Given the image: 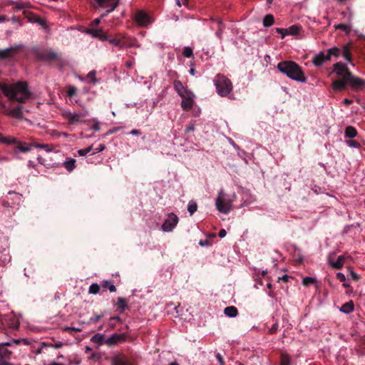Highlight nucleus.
<instances>
[{
	"instance_id": "obj_1",
	"label": "nucleus",
	"mask_w": 365,
	"mask_h": 365,
	"mask_svg": "<svg viewBox=\"0 0 365 365\" xmlns=\"http://www.w3.org/2000/svg\"><path fill=\"white\" fill-rule=\"evenodd\" d=\"M0 90L10 101H15L20 103H24L31 96L25 81H18L12 84L0 83Z\"/></svg>"
},
{
	"instance_id": "obj_2",
	"label": "nucleus",
	"mask_w": 365,
	"mask_h": 365,
	"mask_svg": "<svg viewBox=\"0 0 365 365\" xmlns=\"http://www.w3.org/2000/svg\"><path fill=\"white\" fill-rule=\"evenodd\" d=\"M277 69L288 78L301 83H306V77L302 67L293 61H283L278 63Z\"/></svg>"
},
{
	"instance_id": "obj_3",
	"label": "nucleus",
	"mask_w": 365,
	"mask_h": 365,
	"mask_svg": "<svg viewBox=\"0 0 365 365\" xmlns=\"http://www.w3.org/2000/svg\"><path fill=\"white\" fill-rule=\"evenodd\" d=\"M334 72L341 78L336 79L332 83V88L335 91H343L346 88L347 84V79L351 77V73L347 66L341 63L337 62L334 64Z\"/></svg>"
},
{
	"instance_id": "obj_4",
	"label": "nucleus",
	"mask_w": 365,
	"mask_h": 365,
	"mask_svg": "<svg viewBox=\"0 0 365 365\" xmlns=\"http://www.w3.org/2000/svg\"><path fill=\"white\" fill-rule=\"evenodd\" d=\"M35 55L39 60L46 62H57L60 67L66 65V61L63 58L62 53L51 49H36Z\"/></svg>"
},
{
	"instance_id": "obj_5",
	"label": "nucleus",
	"mask_w": 365,
	"mask_h": 365,
	"mask_svg": "<svg viewBox=\"0 0 365 365\" xmlns=\"http://www.w3.org/2000/svg\"><path fill=\"white\" fill-rule=\"evenodd\" d=\"M213 82L217 94L221 97L227 96L232 91V81L223 74H217Z\"/></svg>"
},
{
	"instance_id": "obj_6",
	"label": "nucleus",
	"mask_w": 365,
	"mask_h": 365,
	"mask_svg": "<svg viewBox=\"0 0 365 365\" xmlns=\"http://www.w3.org/2000/svg\"><path fill=\"white\" fill-rule=\"evenodd\" d=\"M235 197V194H233V197H230L222 190L219 191L217 197L215 199V206L217 210L223 214H227L230 212L232 207V202Z\"/></svg>"
},
{
	"instance_id": "obj_7",
	"label": "nucleus",
	"mask_w": 365,
	"mask_h": 365,
	"mask_svg": "<svg viewBox=\"0 0 365 365\" xmlns=\"http://www.w3.org/2000/svg\"><path fill=\"white\" fill-rule=\"evenodd\" d=\"M88 115V112L72 113L70 110H63L62 116L69 125H77L83 122L82 118Z\"/></svg>"
},
{
	"instance_id": "obj_8",
	"label": "nucleus",
	"mask_w": 365,
	"mask_h": 365,
	"mask_svg": "<svg viewBox=\"0 0 365 365\" xmlns=\"http://www.w3.org/2000/svg\"><path fill=\"white\" fill-rule=\"evenodd\" d=\"M9 141H12V142H10L9 143V145H15L14 153H16V154L18 153L19 152L24 153H29L31 150V148H32L31 143H28L26 142L20 141L16 138H15L14 136L10 137Z\"/></svg>"
},
{
	"instance_id": "obj_9",
	"label": "nucleus",
	"mask_w": 365,
	"mask_h": 365,
	"mask_svg": "<svg viewBox=\"0 0 365 365\" xmlns=\"http://www.w3.org/2000/svg\"><path fill=\"white\" fill-rule=\"evenodd\" d=\"M134 21L140 26H147L150 24L152 23V20L148 14L143 11L138 10L134 14Z\"/></svg>"
},
{
	"instance_id": "obj_10",
	"label": "nucleus",
	"mask_w": 365,
	"mask_h": 365,
	"mask_svg": "<svg viewBox=\"0 0 365 365\" xmlns=\"http://www.w3.org/2000/svg\"><path fill=\"white\" fill-rule=\"evenodd\" d=\"M178 222V216L175 214L171 212L168 214V218L165 220L164 223L163 224L162 230L164 232H170L177 225Z\"/></svg>"
},
{
	"instance_id": "obj_11",
	"label": "nucleus",
	"mask_w": 365,
	"mask_h": 365,
	"mask_svg": "<svg viewBox=\"0 0 365 365\" xmlns=\"http://www.w3.org/2000/svg\"><path fill=\"white\" fill-rule=\"evenodd\" d=\"M111 365H136V364L134 360L121 354L115 355L112 358Z\"/></svg>"
},
{
	"instance_id": "obj_12",
	"label": "nucleus",
	"mask_w": 365,
	"mask_h": 365,
	"mask_svg": "<svg viewBox=\"0 0 365 365\" xmlns=\"http://www.w3.org/2000/svg\"><path fill=\"white\" fill-rule=\"evenodd\" d=\"M21 48V45H17L0 50V59H6L14 56Z\"/></svg>"
},
{
	"instance_id": "obj_13",
	"label": "nucleus",
	"mask_w": 365,
	"mask_h": 365,
	"mask_svg": "<svg viewBox=\"0 0 365 365\" xmlns=\"http://www.w3.org/2000/svg\"><path fill=\"white\" fill-rule=\"evenodd\" d=\"M101 7H110L106 13L102 14L101 17H104L110 12H112L118 5V0H95Z\"/></svg>"
},
{
	"instance_id": "obj_14",
	"label": "nucleus",
	"mask_w": 365,
	"mask_h": 365,
	"mask_svg": "<svg viewBox=\"0 0 365 365\" xmlns=\"http://www.w3.org/2000/svg\"><path fill=\"white\" fill-rule=\"evenodd\" d=\"M347 84H349L354 90L357 91L365 88V81L354 76L353 74H351V77L347 79Z\"/></svg>"
},
{
	"instance_id": "obj_15",
	"label": "nucleus",
	"mask_w": 365,
	"mask_h": 365,
	"mask_svg": "<svg viewBox=\"0 0 365 365\" xmlns=\"http://www.w3.org/2000/svg\"><path fill=\"white\" fill-rule=\"evenodd\" d=\"M330 61L329 56L327 53L325 54L324 52H320L319 53L315 55L312 58V63L315 66H321L326 61Z\"/></svg>"
},
{
	"instance_id": "obj_16",
	"label": "nucleus",
	"mask_w": 365,
	"mask_h": 365,
	"mask_svg": "<svg viewBox=\"0 0 365 365\" xmlns=\"http://www.w3.org/2000/svg\"><path fill=\"white\" fill-rule=\"evenodd\" d=\"M125 335L124 334H114L108 337L106 341V344L108 346L114 345L125 340Z\"/></svg>"
},
{
	"instance_id": "obj_17",
	"label": "nucleus",
	"mask_w": 365,
	"mask_h": 365,
	"mask_svg": "<svg viewBox=\"0 0 365 365\" xmlns=\"http://www.w3.org/2000/svg\"><path fill=\"white\" fill-rule=\"evenodd\" d=\"M174 88L181 98L186 97L192 93L190 91L185 88L182 83L179 81H175Z\"/></svg>"
},
{
	"instance_id": "obj_18",
	"label": "nucleus",
	"mask_w": 365,
	"mask_h": 365,
	"mask_svg": "<svg viewBox=\"0 0 365 365\" xmlns=\"http://www.w3.org/2000/svg\"><path fill=\"white\" fill-rule=\"evenodd\" d=\"M120 41L121 48L135 46L137 42L135 38L123 36L121 34H120Z\"/></svg>"
},
{
	"instance_id": "obj_19",
	"label": "nucleus",
	"mask_w": 365,
	"mask_h": 365,
	"mask_svg": "<svg viewBox=\"0 0 365 365\" xmlns=\"http://www.w3.org/2000/svg\"><path fill=\"white\" fill-rule=\"evenodd\" d=\"M193 97L194 95L193 93H192L187 96L186 97L182 98V101L181 102V107L182 108L183 110H190V109H192L194 103Z\"/></svg>"
},
{
	"instance_id": "obj_20",
	"label": "nucleus",
	"mask_w": 365,
	"mask_h": 365,
	"mask_svg": "<svg viewBox=\"0 0 365 365\" xmlns=\"http://www.w3.org/2000/svg\"><path fill=\"white\" fill-rule=\"evenodd\" d=\"M86 33L91 34L93 36L98 38L102 41H106L108 39V35L103 33L102 29H88Z\"/></svg>"
},
{
	"instance_id": "obj_21",
	"label": "nucleus",
	"mask_w": 365,
	"mask_h": 365,
	"mask_svg": "<svg viewBox=\"0 0 365 365\" xmlns=\"http://www.w3.org/2000/svg\"><path fill=\"white\" fill-rule=\"evenodd\" d=\"M341 53L346 61H347L349 63H351L352 53L351 50V43L344 45L342 49L341 50Z\"/></svg>"
},
{
	"instance_id": "obj_22",
	"label": "nucleus",
	"mask_w": 365,
	"mask_h": 365,
	"mask_svg": "<svg viewBox=\"0 0 365 365\" xmlns=\"http://www.w3.org/2000/svg\"><path fill=\"white\" fill-rule=\"evenodd\" d=\"M10 344L9 342L0 344V356L1 358H8L11 354V351L6 349V346Z\"/></svg>"
},
{
	"instance_id": "obj_23",
	"label": "nucleus",
	"mask_w": 365,
	"mask_h": 365,
	"mask_svg": "<svg viewBox=\"0 0 365 365\" xmlns=\"http://www.w3.org/2000/svg\"><path fill=\"white\" fill-rule=\"evenodd\" d=\"M345 257L343 255L338 257L336 262H332L331 259H329L331 266L335 269H340L342 268L344 263Z\"/></svg>"
},
{
	"instance_id": "obj_24",
	"label": "nucleus",
	"mask_w": 365,
	"mask_h": 365,
	"mask_svg": "<svg viewBox=\"0 0 365 365\" xmlns=\"http://www.w3.org/2000/svg\"><path fill=\"white\" fill-rule=\"evenodd\" d=\"M354 307V302H353V301L351 300L348 302L344 303L341 307L340 311L344 313H346V314H349L351 312H353Z\"/></svg>"
},
{
	"instance_id": "obj_25",
	"label": "nucleus",
	"mask_w": 365,
	"mask_h": 365,
	"mask_svg": "<svg viewBox=\"0 0 365 365\" xmlns=\"http://www.w3.org/2000/svg\"><path fill=\"white\" fill-rule=\"evenodd\" d=\"M224 313L227 317H235L238 314V310L235 307L230 306L225 308Z\"/></svg>"
},
{
	"instance_id": "obj_26",
	"label": "nucleus",
	"mask_w": 365,
	"mask_h": 365,
	"mask_svg": "<svg viewBox=\"0 0 365 365\" xmlns=\"http://www.w3.org/2000/svg\"><path fill=\"white\" fill-rule=\"evenodd\" d=\"M22 108H23L22 106H19L16 108H14V109L9 110L8 115H9L12 117L16 118H21L22 114H23Z\"/></svg>"
},
{
	"instance_id": "obj_27",
	"label": "nucleus",
	"mask_w": 365,
	"mask_h": 365,
	"mask_svg": "<svg viewBox=\"0 0 365 365\" xmlns=\"http://www.w3.org/2000/svg\"><path fill=\"white\" fill-rule=\"evenodd\" d=\"M357 135L356 128L353 126H347L345 129V136L349 138H353Z\"/></svg>"
},
{
	"instance_id": "obj_28",
	"label": "nucleus",
	"mask_w": 365,
	"mask_h": 365,
	"mask_svg": "<svg viewBox=\"0 0 365 365\" xmlns=\"http://www.w3.org/2000/svg\"><path fill=\"white\" fill-rule=\"evenodd\" d=\"M116 305L118 306V309H120V312H123L128 307L126 299L122 297L118 298Z\"/></svg>"
},
{
	"instance_id": "obj_29",
	"label": "nucleus",
	"mask_w": 365,
	"mask_h": 365,
	"mask_svg": "<svg viewBox=\"0 0 365 365\" xmlns=\"http://www.w3.org/2000/svg\"><path fill=\"white\" fill-rule=\"evenodd\" d=\"M327 51L330 60L331 56L338 58L341 55V49L336 46L329 48Z\"/></svg>"
},
{
	"instance_id": "obj_30",
	"label": "nucleus",
	"mask_w": 365,
	"mask_h": 365,
	"mask_svg": "<svg viewBox=\"0 0 365 365\" xmlns=\"http://www.w3.org/2000/svg\"><path fill=\"white\" fill-rule=\"evenodd\" d=\"M274 22V19L273 15L267 14L263 19V25L264 27L271 26Z\"/></svg>"
},
{
	"instance_id": "obj_31",
	"label": "nucleus",
	"mask_w": 365,
	"mask_h": 365,
	"mask_svg": "<svg viewBox=\"0 0 365 365\" xmlns=\"http://www.w3.org/2000/svg\"><path fill=\"white\" fill-rule=\"evenodd\" d=\"M23 14H24V17L26 19H27V20L29 22H31V23H34V20L36 19L38 17L34 13H33L31 11H27V10H24L23 11Z\"/></svg>"
},
{
	"instance_id": "obj_32",
	"label": "nucleus",
	"mask_w": 365,
	"mask_h": 365,
	"mask_svg": "<svg viewBox=\"0 0 365 365\" xmlns=\"http://www.w3.org/2000/svg\"><path fill=\"white\" fill-rule=\"evenodd\" d=\"M74 159L70 158L63 163V166L68 171L71 172L76 167Z\"/></svg>"
},
{
	"instance_id": "obj_33",
	"label": "nucleus",
	"mask_w": 365,
	"mask_h": 365,
	"mask_svg": "<svg viewBox=\"0 0 365 365\" xmlns=\"http://www.w3.org/2000/svg\"><path fill=\"white\" fill-rule=\"evenodd\" d=\"M279 365H291V358L287 354L282 353L281 354Z\"/></svg>"
},
{
	"instance_id": "obj_34",
	"label": "nucleus",
	"mask_w": 365,
	"mask_h": 365,
	"mask_svg": "<svg viewBox=\"0 0 365 365\" xmlns=\"http://www.w3.org/2000/svg\"><path fill=\"white\" fill-rule=\"evenodd\" d=\"M106 41H108L110 44H113L115 46H117V47L121 48V44H120V34H118L114 38H109V36H108V39Z\"/></svg>"
},
{
	"instance_id": "obj_35",
	"label": "nucleus",
	"mask_w": 365,
	"mask_h": 365,
	"mask_svg": "<svg viewBox=\"0 0 365 365\" xmlns=\"http://www.w3.org/2000/svg\"><path fill=\"white\" fill-rule=\"evenodd\" d=\"M302 27L298 25H292L289 26L288 29L289 35H297L299 33Z\"/></svg>"
},
{
	"instance_id": "obj_36",
	"label": "nucleus",
	"mask_w": 365,
	"mask_h": 365,
	"mask_svg": "<svg viewBox=\"0 0 365 365\" xmlns=\"http://www.w3.org/2000/svg\"><path fill=\"white\" fill-rule=\"evenodd\" d=\"M197 209V205L195 201H190L187 206V210L190 215H193Z\"/></svg>"
},
{
	"instance_id": "obj_37",
	"label": "nucleus",
	"mask_w": 365,
	"mask_h": 365,
	"mask_svg": "<svg viewBox=\"0 0 365 365\" xmlns=\"http://www.w3.org/2000/svg\"><path fill=\"white\" fill-rule=\"evenodd\" d=\"M102 287L106 290L108 289L110 292L116 291V288L113 284H111L108 281H104L102 284Z\"/></svg>"
},
{
	"instance_id": "obj_38",
	"label": "nucleus",
	"mask_w": 365,
	"mask_h": 365,
	"mask_svg": "<svg viewBox=\"0 0 365 365\" xmlns=\"http://www.w3.org/2000/svg\"><path fill=\"white\" fill-rule=\"evenodd\" d=\"M335 29L342 30L345 31L346 34H349L351 31L350 26L344 24H339L338 25H336Z\"/></svg>"
},
{
	"instance_id": "obj_39",
	"label": "nucleus",
	"mask_w": 365,
	"mask_h": 365,
	"mask_svg": "<svg viewBox=\"0 0 365 365\" xmlns=\"http://www.w3.org/2000/svg\"><path fill=\"white\" fill-rule=\"evenodd\" d=\"M99 290H100V286L98 284L94 283V284H92L89 287V291L88 292H89L90 294H96L99 292Z\"/></svg>"
},
{
	"instance_id": "obj_40",
	"label": "nucleus",
	"mask_w": 365,
	"mask_h": 365,
	"mask_svg": "<svg viewBox=\"0 0 365 365\" xmlns=\"http://www.w3.org/2000/svg\"><path fill=\"white\" fill-rule=\"evenodd\" d=\"M103 339H104L103 335L100 334H96L92 337L91 341L93 342H96V343L102 344Z\"/></svg>"
},
{
	"instance_id": "obj_41",
	"label": "nucleus",
	"mask_w": 365,
	"mask_h": 365,
	"mask_svg": "<svg viewBox=\"0 0 365 365\" xmlns=\"http://www.w3.org/2000/svg\"><path fill=\"white\" fill-rule=\"evenodd\" d=\"M182 54L186 58H190L192 56V49L190 47H185L182 51Z\"/></svg>"
},
{
	"instance_id": "obj_42",
	"label": "nucleus",
	"mask_w": 365,
	"mask_h": 365,
	"mask_svg": "<svg viewBox=\"0 0 365 365\" xmlns=\"http://www.w3.org/2000/svg\"><path fill=\"white\" fill-rule=\"evenodd\" d=\"M9 4L10 5H12L14 6V9L16 10V11H19V10H21L22 9L21 1H10Z\"/></svg>"
},
{
	"instance_id": "obj_43",
	"label": "nucleus",
	"mask_w": 365,
	"mask_h": 365,
	"mask_svg": "<svg viewBox=\"0 0 365 365\" xmlns=\"http://www.w3.org/2000/svg\"><path fill=\"white\" fill-rule=\"evenodd\" d=\"M32 145V147H34V148H43V149H46V151H51V150L48 148V144H40V143H31Z\"/></svg>"
},
{
	"instance_id": "obj_44",
	"label": "nucleus",
	"mask_w": 365,
	"mask_h": 365,
	"mask_svg": "<svg viewBox=\"0 0 365 365\" xmlns=\"http://www.w3.org/2000/svg\"><path fill=\"white\" fill-rule=\"evenodd\" d=\"M314 282H315V279L314 278L310 277H306L305 278L303 279L302 284L304 286H308L310 284H313Z\"/></svg>"
},
{
	"instance_id": "obj_45",
	"label": "nucleus",
	"mask_w": 365,
	"mask_h": 365,
	"mask_svg": "<svg viewBox=\"0 0 365 365\" xmlns=\"http://www.w3.org/2000/svg\"><path fill=\"white\" fill-rule=\"evenodd\" d=\"M346 143L349 146L351 147V148H359L360 147V143L355 140H349L346 141Z\"/></svg>"
},
{
	"instance_id": "obj_46",
	"label": "nucleus",
	"mask_w": 365,
	"mask_h": 365,
	"mask_svg": "<svg viewBox=\"0 0 365 365\" xmlns=\"http://www.w3.org/2000/svg\"><path fill=\"white\" fill-rule=\"evenodd\" d=\"M96 71H91L87 75V78L90 79V81L93 83H96L97 81L96 78Z\"/></svg>"
},
{
	"instance_id": "obj_47",
	"label": "nucleus",
	"mask_w": 365,
	"mask_h": 365,
	"mask_svg": "<svg viewBox=\"0 0 365 365\" xmlns=\"http://www.w3.org/2000/svg\"><path fill=\"white\" fill-rule=\"evenodd\" d=\"M276 32L282 34V38H284L288 34V29H282V28H276Z\"/></svg>"
},
{
	"instance_id": "obj_48",
	"label": "nucleus",
	"mask_w": 365,
	"mask_h": 365,
	"mask_svg": "<svg viewBox=\"0 0 365 365\" xmlns=\"http://www.w3.org/2000/svg\"><path fill=\"white\" fill-rule=\"evenodd\" d=\"M92 150V147L90 146V147H88L86 148H84V149H80L78 150V153L80 156H84L86 155V154H88L91 150Z\"/></svg>"
},
{
	"instance_id": "obj_49",
	"label": "nucleus",
	"mask_w": 365,
	"mask_h": 365,
	"mask_svg": "<svg viewBox=\"0 0 365 365\" xmlns=\"http://www.w3.org/2000/svg\"><path fill=\"white\" fill-rule=\"evenodd\" d=\"M11 136H4L2 133H0V143H4L9 145V143L11 142L9 141Z\"/></svg>"
},
{
	"instance_id": "obj_50",
	"label": "nucleus",
	"mask_w": 365,
	"mask_h": 365,
	"mask_svg": "<svg viewBox=\"0 0 365 365\" xmlns=\"http://www.w3.org/2000/svg\"><path fill=\"white\" fill-rule=\"evenodd\" d=\"M34 23H36L44 28L47 27L46 20L40 18L39 16L34 20Z\"/></svg>"
},
{
	"instance_id": "obj_51",
	"label": "nucleus",
	"mask_w": 365,
	"mask_h": 365,
	"mask_svg": "<svg viewBox=\"0 0 365 365\" xmlns=\"http://www.w3.org/2000/svg\"><path fill=\"white\" fill-rule=\"evenodd\" d=\"M34 23H36L44 28L47 27L46 20L40 18L39 16L34 20Z\"/></svg>"
},
{
	"instance_id": "obj_52",
	"label": "nucleus",
	"mask_w": 365,
	"mask_h": 365,
	"mask_svg": "<svg viewBox=\"0 0 365 365\" xmlns=\"http://www.w3.org/2000/svg\"><path fill=\"white\" fill-rule=\"evenodd\" d=\"M278 327H279L278 323H277V322H276V323H274V324L272 326V327L269 329L268 333H269V334H275V333L277 331V330H278Z\"/></svg>"
},
{
	"instance_id": "obj_53",
	"label": "nucleus",
	"mask_w": 365,
	"mask_h": 365,
	"mask_svg": "<svg viewBox=\"0 0 365 365\" xmlns=\"http://www.w3.org/2000/svg\"><path fill=\"white\" fill-rule=\"evenodd\" d=\"M67 93L69 97H73L76 93V88L73 86H70Z\"/></svg>"
},
{
	"instance_id": "obj_54",
	"label": "nucleus",
	"mask_w": 365,
	"mask_h": 365,
	"mask_svg": "<svg viewBox=\"0 0 365 365\" xmlns=\"http://www.w3.org/2000/svg\"><path fill=\"white\" fill-rule=\"evenodd\" d=\"M9 325L12 329H18L19 324L15 319H12L11 322L9 323Z\"/></svg>"
},
{
	"instance_id": "obj_55",
	"label": "nucleus",
	"mask_w": 365,
	"mask_h": 365,
	"mask_svg": "<svg viewBox=\"0 0 365 365\" xmlns=\"http://www.w3.org/2000/svg\"><path fill=\"white\" fill-rule=\"evenodd\" d=\"M349 272H350V275H351V278L354 281L359 280V276L355 272H354L352 269H351L350 268H349Z\"/></svg>"
},
{
	"instance_id": "obj_56",
	"label": "nucleus",
	"mask_w": 365,
	"mask_h": 365,
	"mask_svg": "<svg viewBox=\"0 0 365 365\" xmlns=\"http://www.w3.org/2000/svg\"><path fill=\"white\" fill-rule=\"evenodd\" d=\"M336 279L340 282H344L346 281V277L343 273L338 272L336 274Z\"/></svg>"
},
{
	"instance_id": "obj_57",
	"label": "nucleus",
	"mask_w": 365,
	"mask_h": 365,
	"mask_svg": "<svg viewBox=\"0 0 365 365\" xmlns=\"http://www.w3.org/2000/svg\"><path fill=\"white\" fill-rule=\"evenodd\" d=\"M216 359H217V361L219 362L220 365H225V361H224L223 357L220 354H219V353L217 354Z\"/></svg>"
},
{
	"instance_id": "obj_58",
	"label": "nucleus",
	"mask_w": 365,
	"mask_h": 365,
	"mask_svg": "<svg viewBox=\"0 0 365 365\" xmlns=\"http://www.w3.org/2000/svg\"><path fill=\"white\" fill-rule=\"evenodd\" d=\"M101 317H102V315H101V314L96 315V316L90 318L89 322L95 323V322H98Z\"/></svg>"
},
{
	"instance_id": "obj_59",
	"label": "nucleus",
	"mask_w": 365,
	"mask_h": 365,
	"mask_svg": "<svg viewBox=\"0 0 365 365\" xmlns=\"http://www.w3.org/2000/svg\"><path fill=\"white\" fill-rule=\"evenodd\" d=\"M21 5H22V9H24V10H26V9L33 8V6L29 2H22L21 1Z\"/></svg>"
},
{
	"instance_id": "obj_60",
	"label": "nucleus",
	"mask_w": 365,
	"mask_h": 365,
	"mask_svg": "<svg viewBox=\"0 0 365 365\" xmlns=\"http://www.w3.org/2000/svg\"><path fill=\"white\" fill-rule=\"evenodd\" d=\"M105 148H106L105 145L104 144H101V145H99V146L98 148H96L95 149L94 153L102 152L103 150H105Z\"/></svg>"
},
{
	"instance_id": "obj_61",
	"label": "nucleus",
	"mask_w": 365,
	"mask_h": 365,
	"mask_svg": "<svg viewBox=\"0 0 365 365\" xmlns=\"http://www.w3.org/2000/svg\"><path fill=\"white\" fill-rule=\"evenodd\" d=\"M101 22V20L100 19H94L91 24V29H94L96 26H97Z\"/></svg>"
},
{
	"instance_id": "obj_62",
	"label": "nucleus",
	"mask_w": 365,
	"mask_h": 365,
	"mask_svg": "<svg viewBox=\"0 0 365 365\" xmlns=\"http://www.w3.org/2000/svg\"><path fill=\"white\" fill-rule=\"evenodd\" d=\"M11 20L14 22V23H19V26H22V24L21 22V19L18 16H14L11 17Z\"/></svg>"
},
{
	"instance_id": "obj_63",
	"label": "nucleus",
	"mask_w": 365,
	"mask_h": 365,
	"mask_svg": "<svg viewBox=\"0 0 365 365\" xmlns=\"http://www.w3.org/2000/svg\"><path fill=\"white\" fill-rule=\"evenodd\" d=\"M227 234V232L225 229H221L220 231H219V233H218V236L220 237V238H222L224 237H225Z\"/></svg>"
},
{
	"instance_id": "obj_64",
	"label": "nucleus",
	"mask_w": 365,
	"mask_h": 365,
	"mask_svg": "<svg viewBox=\"0 0 365 365\" xmlns=\"http://www.w3.org/2000/svg\"><path fill=\"white\" fill-rule=\"evenodd\" d=\"M92 129L98 131L100 130V125L98 121H96L95 123L92 125Z\"/></svg>"
}]
</instances>
